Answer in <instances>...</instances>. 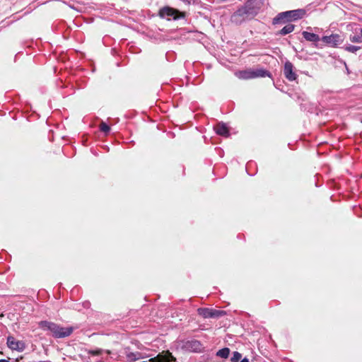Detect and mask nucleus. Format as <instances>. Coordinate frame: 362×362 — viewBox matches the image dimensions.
<instances>
[{"label":"nucleus","mask_w":362,"mask_h":362,"mask_svg":"<svg viewBox=\"0 0 362 362\" xmlns=\"http://www.w3.org/2000/svg\"><path fill=\"white\" fill-rule=\"evenodd\" d=\"M185 347L191 351L199 352L202 349V344L197 340H191L186 342Z\"/></svg>","instance_id":"obj_10"},{"label":"nucleus","mask_w":362,"mask_h":362,"mask_svg":"<svg viewBox=\"0 0 362 362\" xmlns=\"http://www.w3.org/2000/svg\"><path fill=\"white\" fill-rule=\"evenodd\" d=\"M344 50L351 52V53H356L358 50L361 49V47L359 46H355L352 45H348L344 47Z\"/></svg>","instance_id":"obj_17"},{"label":"nucleus","mask_w":362,"mask_h":362,"mask_svg":"<svg viewBox=\"0 0 362 362\" xmlns=\"http://www.w3.org/2000/svg\"><path fill=\"white\" fill-rule=\"evenodd\" d=\"M252 14L249 4L247 3L244 6L238 8L232 16L231 22L236 25L241 24Z\"/></svg>","instance_id":"obj_3"},{"label":"nucleus","mask_w":362,"mask_h":362,"mask_svg":"<svg viewBox=\"0 0 362 362\" xmlns=\"http://www.w3.org/2000/svg\"><path fill=\"white\" fill-rule=\"evenodd\" d=\"M39 327L43 330L49 331L54 338H64L69 337L74 331L72 327H62L49 321L40 322Z\"/></svg>","instance_id":"obj_1"},{"label":"nucleus","mask_w":362,"mask_h":362,"mask_svg":"<svg viewBox=\"0 0 362 362\" xmlns=\"http://www.w3.org/2000/svg\"><path fill=\"white\" fill-rule=\"evenodd\" d=\"M240 362H250V359L245 356L243 358H241Z\"/></svg>","instance_id":"obj_23"},{"label":"nucleus","mask_w":362,"mask_h":362,"mask_svg":"<svg viewBox=\"0 0 362 362\" xmlns=\"http://www.w3.org/2000/svg\"><path fill=\"white\" fill-rule=\"evenodd\" d=\"M127 356L128 361H129V362H134V361L140 360L141 358H144L142 354L140 352H138V351L135 352V353L130 352V353L127 354Z\"/></svg>","instance_id":"obj_15"},{"label":"nucleus","mask_w":362,"mask_h":362,"mask_svg":"<svg viewBox=\"0 0 362 362\" xmlns=\"http://www.w3.org/2000/svg\"><path fill=\"white\" fill-rule=\"evenodd\" d=\"M302 35L305 40L311 42H317L321 40L318 35L308 31H303Z\"/></svg>","instance_id":"obj_13"},{"label":"nucleus","mask_w":362,"mask_h":362,"mask_svg":"<svg viewBox=\"0 0 362 362\" xmlns=\"http://www.w3.org/2000/svg\"><path fill=\"white\" fill-rule=\"evenodd\" d=\"M321 40L327 45L330 47H337L343 42V39L339 34H332L325 35L321 38Z\"/></svg>","instance_id":"obj_6"},{"label":"nucleus","mask_w":362,"mask_h":362,"mask_svg":"<svg viewBox=\"0 0 362 362\" xmlns=\"http://www.w3.org/2000/svg\"><path fill=\"white\" fill-rule=\"evenodd\" d=\"M294 25L288 23L286 25H285L281 30H280L278 34L281 35H286L287 34L292 33L294 30Z\"/></svg>","instance_id":"obj_14"},{"label":"nucleus","mask_w":362,"mask_h":362,"mask_svg":"<svg viewBox=\"0 0 362 362\" xmlns=\"http://www.w3.org/2000/svg\"><path fill=\"white\" fill-rule=\"evenodd\" d=\"M100 130L105 133V135H107L110 131V127L104 122H102L100 124Z\"/></svg>","instance_id":"obj_19"},{"label":"nucleus","mask_w":362,"mask_h":362,"mask_svg":"<svg viewBox=\"0 0 362 362\" xmlns=\"http://www.w3.org/2000/svg\"><path fill=\"white\" fill-rule=\"evenodd\" d=\"M242 354L238 351H234L230 358V362H240Z\"/></svg>","instance_id":"obj_18"},{"label":"nucleus","mask_w":362,"mask_h":362,"mask_svg":"<svg viewBox=\"0 0 362 362\" xmlns=\"http://www.w3.org/2000/svg\"><path fill=\"white\" fill-rule=\"evenodd\" d=\"M284 13H286L287 18H288L289 21L291 22L303 18L306 16L307 11L304 8H298L284 11Z\"/></svg>","instance_id":"obj_8"},{"label":"nucleus","mask_w":362,"mask_h":362,"mask_svg":"<svg viewBox=\"0 0 362 362\" xmlns=\"http://www.w3.org/2000/svg\"><path fill=\"white\" fill-rule=\"evenodd\" d=\"M0 362H8V361L6 359H0Z\"/></svg>","instance_id":"obj_24"},{"label":"nucleus","mask_w":362,"mask_h":362,"mask_svg":"<svg viewBox=\"0 0 362 362\" xmlns=\"http://www.w3.org/2000/svg\"><path fill=\"white\" fill-rule=\"evenodd\" d=\"M90 353L92 355H103V354L107 355V354H110V352L108 351H103V350H101V349H98V350H95V351H91Z\"/></svg>","instance_id":"obj_21"},{"label":"nucleus","mask_w":362,"mask_h":362,"mask_svg":"<svg viewBox=\"0 0 362 362\" xmlns=\"http://www.w3.org/2000/svg\"><path fill=\"white\" fill-rule=\"evenodd\" d=\"M361 123H362V119H361Z\"/></svg>","instance_id":"obj_25"},{"label":"nucleus","mask_w":362,"mask_h":362,"mask_svg":"<svg viewBox=\"0 0 362 362\" xmlns=\"http://www.w3.org/2000/svg\"><path fill=\"white\" fill-rule=\"evenodd\" d=\"M230 349L227 347L218 350L216 355L223 359H226L229 356Z\"/></svg>","instance_id":"obj_16"},{"label":"nucleus","mask_w":362,"mask_h":362,"mask_svg":"<svg viewBox=\"0 0 362 362\" xmlns=\"http://www.w3.org/2000/svg\"><path fill=\"white\" fill-rule=\"evenodd\" d=\"M147 362H170L169 359H157L156 358H151Z\"/></svg>","instance_id":"obj_22"},{"label":"nucleus","mask_w":362,"mask_h":362,"mask_svg":"<svg viewBox=\"0 0 362 362\" xmlns=\"http://www.w3.org/2000/svg\"><path fill=\"white\" fill-rule=\"evenodd\" d=\"M214 129L217 134L228 137L229 136V130L227 127V126L223 123L220 122L218 123L215 127Z\"/></svg>","instance_id":"obj_12"},{"label":"nucleus","mask_w":362,"mask_h":362,"mask_svg":"<svg viewBox=\"0 0 362 362\" xmlns=\"http://www.w3.org/2000/svg\"><path fill=\"white\" fill-rule=\"evenodd\" d=\"M7 345L11 350L23 351L25 349V343L21 340H18L14 337L9 336L7 338Z\"/></svg>","instance_id":"obj_7"},{"label":"nucleus","mask_w":362,"mask_h":362,"mask_svg":"<svg viewBox=\"0 0 362 362\" xmlns=\"http://www.w3.org/2000/svg\"><path fill=\"white\" fill-rule=\"evenodd\" d=\"M159 16L161 18H168V20L170 19V18H173L174 20H177L185 17L183 13H181L178 10L170 6H164L161 8L159 11Z\"/></svg>","instance_id":"obj_4"},{"label":"nucleus","mask_w":362,"mask_h":362,"mask_svg":"<svg viewBox=\"0 0 362 362\" xmlns=\"http://www.w3.org/2000/svg\"><path fill=\"white\" fill-rule=\"evenodd\" d=\"M197 313L204 318H219L226 315V311L224 310L208 308H200L197 310Z\"/></svg>","instance_id":"obj_5"},{"label":"nucleus","mask_w":362,"mask_h":362,"mask_svg":"<svg viewBox=\"0 0 362 362\" xmlns=\"http://www.w3.org/2000/svg\"><path fill=\"white\" fill-rule=\"evenodd\" d=\"M284 75L289 81H293L296 80L298 77L297 74L294 71V66L293 64L289 61H286L284 64Z\"/></svg>","instance_id":"obj_9"},{"label":"nucleus","mask_w":362,"mask_h":362,"mask_svg":"<svg viewBox=\"0 0 362 362\" xmlns=\"http://www.w3.org/2000/svg\"><path fill=\"white\" fill-rule=\"evenodd\" d=\"M349 40L351 42H354V43H361L362 42V35H350L349 36Z\"/></svg>","instance_id":"obj_20"},{"label":"nucleus","mask_w":362,"mask_h":362,"mask_svg":"<svg viewBox=\"0 0 362 362\" xmlns=\"http://www.w3.org/2000/svg\"><path fill=\"white\" fill-rule=\"evenodd\" d=\"M289 22L288 18H287V15L284 13V11L278 13L272 20L273 25L286 24Z\"/></svg>","instance_id":"obj_11"},{"label":"nucleus","mask_w":362,"mask_h":362,"mask_svg":"<svg viewBox=\"0 0 362 362\" xmlns=\"http://www.w3.org/2000/svg\"><path fill=\"white\" fill-rule=\"evenodd\" d=\"M235 76L240 79L247 80L259 77H270L271 74L268 71L263 69H249L236 72Z\"/></svg>","instance_id":"obj_2"}]
</instances>
